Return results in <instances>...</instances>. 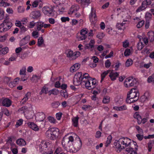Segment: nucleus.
Returning <instances> with one entry per match:
<instances>
[{"instance_id":"obj_1","label":"nucleus","mask_w":154,"mask_h":154,"mask_svg":"<svg viewBox=\"0 0 154 154\" xmlns=\"http://www.w3.org/2000/svg\"><path fill=\"white\" fill-rule=\"evenodd\" d=\"M73 83L75 85L78 86L81 84L85 85L87 89H93L96 87V82L95 79L90 77L88 73L82 75V72H79L75 75Z\"/></svg>"},{"instance_id":"obj_2","label":"nucleus","mask_w":154,"mask_h":154,"mask_svg":"<svg viewBox=\"0 0 154 154\" xmlns=\"http://www.w3.org/2000/svg\"><path fill=\"white\" fill-rule=\"evenodd\" d=\"M73 141V137L72 136L69 137L66 136H64L62 141V144L64 149L70 152H76L73 143H72Z\"/></svg>"},{"instance_id":"obj_3","label":"nucleus","mask_w":154,"mask_h":154,"mask_svg":"<svg viewBox=\"0 0 154 154\" xmlns=\"http://www.w3.org/2000/svg\"><path fill=\"white\" fill-rule=\"evenodd\" d=\"M138 90L136 88L131 90L127 94L126 101L127 103H131L137 101L138 99L139 94Z\"/></svg>"},{"instance_id":"obj_4","label":"nucleus","mask_w":154,"mask_h":154,"mask_svg":"<svg viewBox=\"0 0 154 154\" xmlns=\"http://www.w3.org/2000/svg\"><path fill=\"white\" fill-rule=\"evenodd\" d=\"M59 130L58 128H51L46 131L45 136L48 139L54 140L58 137L59 134Z\"/></svg>"},{"instance_id":"obj_5","label":"nucleus","mask_w":154,"mask_h":154,"mask_svg":"<svg viewBox=\"0 0 154 154\" xmlns=\"http://www.w3.org/2000/svg\"><path fill=\"white\" fill-rule=\"evenodd\" d=\"M117 11L119 13L118 15L120 14L122 17L124 18V22L127 21V20L130 19L132 16L131 11L127 10L126 9L124 8H118Z\"/></svg>"},{"instance_id":"obj_6","label":"nucleus","mask_w":154,"mask_h":154,"mask_svg":"<svg viewBox=\"0 0 154 154\" xmlns=\"http://www.w3.org/2000/svg\"><path fill=\"white\" fill-rule=\"evenodd\" d=\"M120 139V142L122 145L123 149L125 148H129L131 146L132 143L134 146L137 145V143L134 142H131V140L128 137H122Z\"/></svg>"},{"instance_id":"obj_7","label":"nucleus","mask_w":154,"mask_h":154,"mask_svg":"<svg viewBox=\"0 0 154 154\" xmlns=\"http://www.w3.org/2000/svg\"><path fill=\"white\" fill-rule=\"evenodd\" d=\"M137 82V79L132 77L126 78L124 83V85L125 87L128 88L136 85Z\"/></svg>"},{"instance_id":"obj_8","label":"nucleus","mask_w":154,"mask_h":154,"mask_svg":"<svg viewBox=\"0 0 154 154\" xmlns=\"http://www.w3.org/2000/svg\"><path fill=\"white\" fill-rule=\"evenodd\" d=\"M134 118L137 120V122L139 125L141 123H145L148 119V117L142 118L140 113L138 112H136L133 115Z\"/></svg>"},{"instance_id":"obj_9","label":"nucleus","mask_w":154,"mask_h":154,"mask_svg":"<svg viewBox=\"0 0 154 154\" xmlns=\"http://www.w3.org/2000/svg\"><path fill=\"white\" fill-rule=\"evenodd\" d=\"M13 25L11 22H3L0 25V32H6Z\"/></svg>"},{"instance_id":"obj_10","label":"nucleus","mask_w":154,"mask_h":154,"mask_svg":"<svg viewBox=\"0 0 154 154\" xmlns=\"http://www.w3.org/2000/svg\"><path fill=\"white\" fill-rule=\"evenodd\" d=\"M96 10H94L93 8H92L91 11L89 15V18L91 23L94 25L93 27L95 28H96L95 26L96 23Z\"/></svg>"},{"instance_id":"obj_11","label":"nucleus","mask_w":154,"mask_h":154,"mask_svg":"<svg viewBox=\"0 0 154 154\" xmlns=\"http://www.w3.org/2000/svg\"><path fill=\"white\" fill-rule=\"evenodd\" d=\"M88 29L86 28L82 29L80 32L79 35H77V38L79 41L83 40L85 39L86 38V34L88 33Z\"/></svg>"},{"instance_id":"obj_12","label":"nucleus","mask_w":154,"mask_h":154,"mask_svg":"<svg viewBox=\"0 0 154 154\" xmlns=\"http://www.w3.org/2000/svg\"><path fill=\"white\" fill-rule=\"evenodd\" d=\"M76 140H75L73 144L76 150V152H77L81 149L82 146V142L80 138L77 135H76Z\"/></svg>"},{"instance_id":"obj_13","label":"nucleus","mask_w":154,"mask_h":154,"mask_svg":"<svg viewBox=\"0 0 154 154\" xmlns=\"http://www.w3.org/2000/svg\"><path fill=\"white\" fill-rule=\"evenodd\" d=\"M42 11L45 14L49 16L53 14L54 9L51 6H45L42 8Z\"/></svg>"},{"instance_id":"obj_14","label":"nucleus","mask_w":154,"mask_h":154,"mask_svg":"<svg viewBox=\"0 0 154 154\" xmlns=\"http://www.w3.org/2000/svg\"><path fill=\"white\" fill-rule=\"evenodd\" d=\"M151 97V94L149 92H146L140 98L141 101L142 102L147 101L149 100Z\"/></svg>"},{"instance_id":"obj_15","label":"nucleus","mask_w":154,"mask_h":154,"mask_svg":"<svg viewBox=\"0 0 154 154\" xmlns=\"http://www.w3.org/2000/svg\"><path fill=\"white\" fill-rule=\"evenodd\" d=\"M120 138L118 140H116L114 143V145L115 147L118 149L120 152L121 150L123 149V147L122 145L121 144V143L120 142Z\"/></svg>"},{"instance_id":"obj_16","label":"nucleus","mask_w":154,"mask_h":154,"mask_svg":"<svg viewBox=\"0 0 154 154\" xmlns=\"http://www.w3.org/2000/svg\"><path fill=\"white\" fill-rule=\"evenodd\" d=\"M90 63L89 64V65L91 68H94L96 66V57L94 56L92 57L91 58Z\"/></svg>"},{"instance_id":"obj_17","label":"nucleus","mask_w":154,"mask_h":154,"mask_svg":"<svg viewBox=\"0 0 154 154\" xmlns=\"http://www.w3.org/2000/svg\"><path fill=\"white\" fill-rule=\"evenodd\" d=\"M135 146L134 149V148L131 147L129 148H127L126 149V151L130 154H138L137 152V146Z\"/></svg>"},{"instance_id":"obj_18","label":"nucleus","mask_w":154,"mask_h":154,"mask_svg":"<svg viewBox=\"0 0 154 154\" xmlns=\"http://www.w3.org/2000/svg\"><path fill=\"white\" fill-rule=\"evenodd\" d=\"M119 75V73L117 72H115L112 71H111L109 73V76L111 80L112 81H114L117 78Z\"/></svg>"},{"instance_id":"obj_19","label":"nucleus","mask_w":154,"mask_h":154,"mask_svg":"<svg viewBox=\"0 0 154 154\" xmlns=\"http://www.w3.org/2000/svg\"><path fill=\"white\" fill-rule=\"evenodd\" d=\"M45 118V115L42 112L38 113L36 117L37 120L40 122L43 121Z\"/></svg>"},{"instance_id":"obj_20","label":"nucleus","mask_w":154,"mask_h":154,"mask_svg":"<svg viewBox=\"0 0 154 154\" xmlns=\"http://www.w3.org/2000/svg\"><path fill=\"white\" fill-rule=\"evenodd\" d=\"M27 125L29 128L35 131H38L39 130L38 127L37 125L33 122H29Z\"/></svg>"},{"instance_id":"obj_21","label":"nucleus","mask_w":154,"mask_h":154,"mask_svg":"<svg viewBox=\"0 0 154 154\" xmlns=\"http://www.w3.org/2000/svg\"><path fill=\"white\" fill-rule=\"evenodd\" d=\"M126 23L125 22H124V21L122 23H117L116 26V27L119 29L120 30H124L126 27Z\"/></svg>"},{"instance_id":"obj_22","label":"nucleus","mask_w":154,"mask_h":154,"mask_svg":"<svg viewBox=\"0 0 154 154\" xmlns=\"http://www.w3.org/2000/svg\"><path fill=\"white\" fill-rule=\"evenodd\" d=\"M95 43V41L93 40H91L90 41L89 43L88 44H86L85 46V49H91V50L92 51L93 50V48L94 47V45Z\"/></svg>"},{"instance_id":"obj_23","label":"nucleus","mask_w":154,"mask_h":154,"mask_svg":"<svg viewBox=\"0 0 154 154\" xmlns=\"http://www.w3.org/2000/svg\"><path fill=\"white\" fill-rule=\"evenodd\" d=\"M11 104V101L9 99L5 98L2 102L3 106L6 107L10 106Z\"/></svg>"},{"instance_id":"obj_24","label":"nucleus","mask_w":154,"mask_h":154,"mask_svg":"<svg viewBox=\"0 0 154 154\" xmlns=\"http://www.w3.org/2000/svg\"><path fill=\"white\" fill-rule=\"evenodd\" d=\"M30 38V36L28 35L24 37L21 40L20 42V46H22L26 44L28 42V41L29 40Z\"/></svg>"},{"instance_id":"obj_25","label":"nucleus","mask_w":154,"mask_h":154,"mask_svg":"<svg viewBox=\"0 0 154 154\" xmlns=\"http://www.w3.org/2000/svg\"><path fill=\"white\" fill-rule=\"evenodd\" d=\"M113 109L117 111H122L127 109V107L125 105L120 106H115L113 107Z\"/></svg>"},{"instance_id":"obj_26","label":"nucleus","mask_w":154,"mask_h":154,"mask_svg":"<svg viewBox=\"0 0 154 154\" xmlns=\"http://www.w3.org/2000/svg\"><path fill=\"white\" fill-rule=\"evenodd\" d=\"M31 15L33 19H37L40 16V13L39 11H34L32 12Z\"/></svg>"},{"instance_id":"obj_27","label":"nucleus","mask_w":154,"mask_h":154,"mask_svg":"<svg viewBox=\"0 0 154 154\" xmlns=\"http://www.w3.org/2000/svg\"><path fill=\"white\" fill-rule=\"evenodd\" d=\"M78 5H72L70 8L68 12L69 14H71L74 13L75 11H77L78 10Z\"/></svg>"},{"instance_id":"obj_28","label":"nucleus","mask_w":154,"mask_h":154,"mask_svg":"<svg viewBox=\"0 0 154 154\" xmlns=\"http://www.w3.org/2000/svg\"><path fill=\"white\" fill-rule=\"evenodd\" d=\"M16 143L19 146H25L26 144V141L23 139H20L17 140Z\"/></svg>"},{"instance_id":"obj_29","label":"nucleus","mask_w":154,"mask_h":154,"mask_svg":"<svg viewBox=\"0 0 154 154\" xmlns=\"http://www.w3.org/2000/svg\"><path fill=\"white\" fill-rule=\"evenodd\" d=\"M106 31L109 34L111 35H113L115 34L116 31L113 30L111 27H106Z\"/></svg>"},{"instance_id":"obj_30","label":"nucleus","mask_w":154,"mask_h":154,"mask_svg":"<svg viewBox=\"0 0 154 154\" xmlns=\"http://www.w3.org/2000/svg\"><path fill=\"white\" fill-rule=\"evenodd\" d=\"M79 118L78 116L73 118L72 119L73 126L75 127H77L78 125V120Z\"/></svg>"},{"instance_id":"obj_31","label":"nucleus","mask_w":154,"mask_h":154,"mask_svg":"<svg viewBox=\"0 0 154 154\" xmlns=\"http://www.w3.org/2000/svg\"><path fill=\"white\" fill-rule=\"evenodd\" d=\"M148 148V151L150 152L153 146L154 145V141L153 140H150L147 144Z\"/></svg>"},{"instance_id":"obj_32","label":"nucleus","mask_w":154,"mask_h":154,"mask_svg":"<svg viewBox=\"0 0 154 154\" xmlns=\"http://www.w3.org/2000/svg\"><path fill=\"white\" fill-rule=\"evenodd\" d=\"M48 92L49 95H50L51 94H53L55 95H57L59 93V91L56 89H53L50 91Z\"/></svg>"},{"instance_id":"obj_33","label":"nucleus","mask_w":154,"mask_h":154,"mask_svg":"<svg viewBox=\"0 0 154 154\" xmlns=\"http://www.w3.org/2000/svg\"><path fill=\"white\" fill-rule=\"evenodd\" d=\"M147 34L150 41H152L154 40V32L152 31H150L148 32Z\"/></svg>"},{"instance_id":"obj_34","label":"nucleus","mask_w":154,"mask_h":154,"mask_svg":"<svg viewBox=\"0 0 154 154\" xmlns=\"http://www.w3.org/2000/svg\"><path fill=\"white\" fill-rule=\"evenodd\" d=\"M144 47V45L143 44L141 40L140 39V41L138 43L137 45V48L138 50H141Z\"/></svg>"},{"instance_id":"obj_35","label":"nucleus","mask_w":154,"mask_h":154,"mask_svg":"<svg viewBox=\"0 0 154 154\" xmlns=\"http://www.w3.org/2000/svg\"><path fill=\"white\" fill-rule=\"evenodd\" d=\"M60 94L65 98H67L68 97V94L66 90H61L60 91Z\"/></svg>"},{"instance_id":"obj_36","label":"nucleus","mask_w":154,"mask_h":154,"mask_svg":"<svg viewBox=\"0 0 154 154\" xmlns=\"http://www.w3.org/2000/svg\"><path fill=\"white\" fill-rule=\"evenodd\" d=\"M31 93L30 92H28L25 95L24 98L22 99L23 101V103H24L27 100H28V98L30 97L31 96Z\"/></svg>"},{"instance_id":"obj_37","label":"nucleus","mask_w":154,"mask_h":154,"mask_svg":"<svg viewBox=\"0 0 154 154\" xmlns=\"http://www.w3.org/2000/svg\"><path fill=\"white\" fill-rule=\"evenodd\" d=\"M133 63V61L131 59H128L125 63V66L126 67H129L131 66Z\"/></svg>"},{"instance_id":"obj_38","label":"nucleus","mask_w":154,"mask_h":154,"mask_svg":"<svg viewBox=\"0 0 154 154\" xmlns=\"http://www.w3.org/2000/svg\"><path fill=\"white\" fill-rule=\"evenodd\" d=\"M48 91V88L44 86L41 92H40L39 94L40 95L44 93L45 94H47Z\"/></svg>"},{"instance_id":"obj_39","label":"nucleus","mask_w":154,"mask_h":154,"mask_svg":"<svg viewBox=\"0 0 154 154\" xmlns=\"http://www.w3.org/2000/svg\"><path fill=\"white\" fill-rule=\"evenodd\" d=\"M112 137L111 135H109L107 138L106 141L105 146H107L109 145L111 141L112 140Z\"/></svg>"},{"instance_id":"obj_40","label":"nucleus","mask_w":154,"mask_h":154,"mask_svg":"<svg viewBox=\"0 0 154 154\" xmlns=\"http://www.w3.org/2000/svg\"><path fill=\"white\" fill-rule=\"evenodd\" d=\"M37 29L38 31L40 30L43 26L44 23L42 22H37Z\"/></svg>"},{"instance_id":"obj_41","label":"nucleus","mask_w":154,"mask_h":154,"mask_svg":"<svg viewBox=\"0 0 154 154\" xmlns=\"http://www.w3.org/2000/svg\"><path fill=\"white\" fill-rule=\"evenodd\" d=\"M8 48L7 47H5L3 48L0 47V52L1 51L2 54H7L8 52Z\"/></svg>"},{"instance_id":"obj_42","label":"nucleus","mask_w":154,"mask_h":154,"mask_svg":"<svg viewBox=\"0 0 154 154\" xmlns=\"http://www.w3.org/2000/svg\"><path fill=\"white\" fill-rule=\"evenodd\" d=\"M104 34L103 32H100L97 35V37L100 39V41L97 42L98 43H100L101 42V39H102L104 36Z\"/></svg>"},{"instance_id":"obj_43","label":"nucleus","mask_w":154,"mask_h":154,"mask_svg":"<svg viewBox=\"0 0 154 154\" xmlns=\"http://www.w3.org/2000/svg\"><path fill=\"white\" fill-rule=\"evenodd\" d=\"M44 42V40L42 37H40L38 39L37 45L39 47L42 45Z\"/></svg>"},{"instance_id":"obj_44","label":"nucleus","mask_w":154,"mask_h":154,"mask_svg":"<svg viewBox=\"0 0 154 154\" xmlns=\"http://www.w3.org/2000/svg\"><path fill=\"white\" fill-rule=\"evenodd\" d=\"M110 101V97L108 96H105L103 97V102L104 103H109Z\"/></svg>"},{"instance_id":"obj_45","label":"nucleus","mask_w":154,"mask_h":154,"mask_svg":"<svg viewBox=\"0 0 154 154\" xmlns=\"http://www.w3.org/2000/svg\"><path fill=\"white\" fill-rule=\"evenodd\" d=\"M144 23V21L143 20H140L138 21V23L137 25V27L138 28H140L141 27Z\"/></svg>"},{"instance_id":"obj_46","label":"nucleus","mask_w":154,"mask_h":154,"mask_svg":"<svg viewBox=\"0 0 154 154\" xmlns=\"http://www.w3.org/2000/svg\"><path fill=\"white\" fill-rule=\"evenodd\" d=\"M148 82L149 83H154V75H152L149 76L147 79Z\"/></svg>"},{"instance_id":"obj_47","label":"nucleus","mask_w":154,"mask_h":154,"mask_svg":"<svg viewBox=\"0 0 154 154\" xmlns=\"http://www.w3.org/2000/svg\"><path fill=\"white\" fill-rule=\"evenodd\" d=\"M110 71V70H108L106 71H105L101 74V82L104 79L106 75H107Z\"/></svg>"},{"instance_id":"obj_48","label":"nucleus","mask_w":154,"mask_h":154,"mask_svg":"<svg viewBox=\"0 0 154 154\" xmlns=\"http://www.w3.org/2000/svg\"><path fill=\"white\" fill-rule=\"evenodd\" d=\"M11 77H8L6 76L4 77L3 79L4 83L6 84H8L10 81L11 80Z\"/></svg>"},{"instance_id":"obj_49","label":"nucleus","mask_w":154,"mask_h":154,"mask_svg":"<svg viewBox=\"0 0 154 154\" xmlns=\"http://www.w3.org/2000/svg\"><path fill=\"white\" fill-rule=\"evenodd\" d=\"M131 54V51L129 49H126L124 52V55L125 56H128Z\"/></svg>"},{"instance_id":"obj_50","label":"nucleus","mask_w":154,"mask_h":154,"mask_svg":"<svg viewBox=\"0 0 154 154\" xmlns=\"http://www.w3.org/2000/svg\"><path fill=\"white\" fill-rule=\"evenodd\" d=\"M60 103L58 101L52 103V107L54 108H57L60 105Z\"/></svg>"},{"instance_id":"obj_51","label":"nucleus","mask_w":154,"mask_h":154,"mask_svg":"<svg viewBox=\"0 0 154 154\" xmlns=\"http://www.w3.org/2000/svg\"><path fill=\"white\" fill-rule=\"evenodd\" d=\"M143 54H146L149 53V49L147 48H145L141 52Z\"/></svg>"},{"instance_id":"obj_52","label":"nucleus","mask_w":154,"mask_h":154,"mask_svg":"<svg viewBox=\"0 0 154 154\" xmlns=\"http://www.w3.org/2000/svg\"><path fill=\"white\" fill-rule=\"evenodd\" d=\"M5 12L3 10L0 8V20H2L4 18V17Z\"/></svg>"},{"instance_id":"obj_53","label":"nucleus","mask_w":154,"mask_h":154,"mask_svg":"<svg viewBox=\"0 0 154 154\" xmlns=\"http://www.w3.org/2000/svg\"><path fill=\"white\" fill-rule=\"evenodd\" d=\"M135 128L137 131L138 133L140 134L143 133V130L139 126L136 125L135 126Z\"/></svg>"},{"instance_id":"obj_54","label":"nucleus","mask_w":154,"mask_h":154,"mask_svg":"<svg viewBox=\"0 0 154 154\" xmlns=\"http://www.w3.org/2000/svg\"><path fill=\"white\" fill-rule=\"evenodd\" d=\"M91 92L94 94L93 96L91 97V99L92 100L95 101L96 100V91L92 90Z\"/></svg>"},{"instance_id":"obj_55","label":"nucleus","mask_w":154,"mask_h":154,"mask_svg":"<svg viewBox=\"0 0 154 154\" xmlns=\"http://www.w3.org/2000/svg\"><path fill=\"white\" fill-rule=\"evenodd\" d=\"M61 153H64L62 152L61 148L60 147L57 148L54 152V154H61Z\"/></svg>"},{"instance_id":"obj_56","label":"nucleus","mask_w":154,"mask_h":154,"mask_svg":"<svg viewBox=\"0 0 154 154\" xmlns=\"http://www.w3.org/2000/svg\"><path fill=\"white\" fill-rule=\"evenodd\" d=\"M90 3V0H82L81 4L84 5H88Z\"/></svg>"},{"instance_id":"obj_57","label":"nucleus","mask_w":154,"mask_h":154,"mask_svg":"<svg viewBox=\"0 0 154 154\" xmlns=\"http://www.w3.org/2000/svg\"><path fill=\"white\" fill-rule=\"evenodd\" d=\"M111 63L109 60H107L105 63V66L107 68H108L111 65Z\"/></svg>"},{"instance_id":"obj_58","label":"nucleus","mask_w":154,"mask_h":154,"mask_svg":"<svg viewBox=\"0 0 154 154\" xmlns=\"http://www.w3.org/2000/svg\"><path fill=\"white\" fill-rule=\"evenodd\" d=\"M74 54L73 51H69L67 53V56L68 57H74Z\"/></svg>"},{"instance_id":"obj_59","label":"nucleus","mask_w":154,"mask_h":154,"mask_svg":"<svg viewBox=\"0 0 154 154\" xmlns=\"http://www.w3.org/2000/svg\"><path fill=\"white\" fill-rule=\"evenodd\" d=\"M18 11L19 13H22L24 12L25 8L22 6H20L18 8Z\"/></svg>"},{"instance_id":"obj_60","label":"nucleus","mask_w":154,"mask_h":154,"mask_svg":"<svg viewBox=\"0 0 154 154\" xmlns=\"http://www.w3.org/2000/svg\"><path fill=\"white\" fill-rule=\"evenodd\" d=\"M23 120L22 119L19 120L16 123V124L15 125L16 127H18L19 126L21 125L23 123Z\"/></svg>"},{"instance_id":"obj_61","label":"nucleus","mask_w":154,"mask_h":154,"mask_svg":"<svg viewBox=\"0 0 154 154\" xmlns=\"http://www.w3.org/2000/svg\"><path fill=\"white\" fill-rule=\"evenodd\" d=\"M26 67H23L20 70V74L21 75H26L25 72H26Z\"/></svg>"},{"instance_id":"obj_62","label":"nucleus","mask_w":154,"mask_h":154,"mask_svg":"<svg viewBox=\"0 0 154 154\" xmlns=\"http://www.w3.org/2000/svg\"><path fill=\"white\" fill-rule=\"evenodd\" d=\"M48 119L49 121L51 123H55L56 121V119H54L53 117L51 116H49L48 118Z\"/></svg>"},{"instance_id":"obj_63","label":"nucleus","mask_w":154,"mask_h":154,"mask_svg":"<svg viewBox=\"0 0 154 154\" xmlns=\"http://www.w3.org/2000/svg\"><path fill=\"white\" fill-rule=\"evenodd\" d=\"M152 17L151 14L147 12L145 14V18L146 20H149L151 19Z\"/></svg>"},{"instance_id":"obj_64","label":"nucleus","mask_w":154,"mask_h":154,"mask_svg":"<svg viewBox=\"0 0 154 154\" xmlns=\"http://www.w3.org/2000/svg\"><path fill=\"white\" fill-rule=\"evenodd\" d=\"M41 148L44 149L47 147V143L45 142H42L41 144Z\"/></svg>"}]
</instances>
